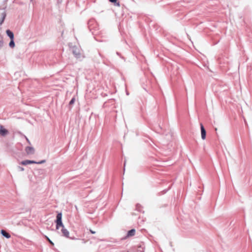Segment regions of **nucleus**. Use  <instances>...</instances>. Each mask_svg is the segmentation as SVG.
Segmentation results:
<instances>
[{
    "mask_svg": "<svg viewBox=\"0 0 252 252\" xmlns=\"http://www.w3.org/2000/svg\"><path fill=\"white\" fill-rule=\"evenodd\" d=\"M68 47L70 52L71 53V59L77 60L79 57L78 42L77 39L71 40L68 43Z\"/></svg>",
    "mask_w": 252,
    "mask_h": 252,
    "instance_id": "1",
    "label": "nucleus"
},
{
    "mask_svg": "<svg viewBox=\"0 0 252 252\" xmlns=\"http://www.w3.org/2000/svg\"><path fill=\"white\" fill-rule=\"evenodd\" d=\"M5 32H6L7 36L10 39V42L8 44L9 47L11 49L14 48L15 47L16 45L14 42V33L12 31H11L10 30H6L5 31Z\"/></svg>",
    "mask_w": 252,
    "mask_h": 252,
    "instance_id": "2",
    "label": "nucleus"
},
{
    "mask_svg": "<svg viewBox=\"0 0 252 252\" xmlns=\"http://www.w3.org/2000/svg\"><path fill=\"white\" fill-rule=\"evenodd\" d=\"M45 162V160H42L38 162H36L34 160L25 159L21 161L20 163L21 165L24 166H27L32 164H43Z\"/></svg>",
    "mask_w": 252,
    "mask_h": 252,
    "instance_id": "3",
    "label": "nucleus"
},
{
    "mask_svg": "<svg viewBox=\"0 0 252 252\" xmlns=\"http://www.w3.org/2000/svg\"><path fill=\"white\" fill-rule=\"evenodd\" d=\"M56 222L57 229H60L61 226L63 225L62 222V214L61 213L58 214Z\"/></svg>",
    "mask_w": 252,
    "mask_h": 252,
    "instance_id": "4",
    "label": "nucleus"
},
{
    "mask_svg": "<svg viewBox=\"0 0 252 252\" xmlns=\"http://www.w3.org/2000/svg\"><path fill=\"white\" fill-rule=\"evenodd\" d=\"M58 230L60 231L63 236L67 238L70 237V233L68 230L65 227L64 225L61 226L60 229Z\"/></svg>",
    "mask_w": 252,
    "mask_h": 252,
    "instance_id": "5",
    "label": "nucleus"
},
{
    "mask_svg": "<svg viewBox=\"0 0 252 252\" xmlns=\"http://www.w3.org/2000/svg\"><path fill=\"white\" fill-rule=\"evenodd\" d=\"M25 152L27 155H33L35 153V150L33 147L28 146L25 148Z\"/></svg>",
    "mask_w": 252,
    "mask_h": 252,
    "instance_id": "6",
    "label": "nucleus"
},
{
    "mask_svg": "<svg viewBox=\"0 0 252 252\" xmlns=\"http://www.w3.org/2000/svg\"><path fill=\"white\" fill-rule=\"evenodd\" d=\"M200 128H201V138L202 139L204 140L206 138V130L202 124H200Z\"/></svg>",
    "mask_w": 252,
    "mask_h": 252,
    "instance_id": "7",
    "label": "nucleus"
},
{
    "mask_svg": "<svg viewBox=\"0 0 252 252\" xmlns=\"http://www.w3.org/2000/svg\"><path fill=\"white\" fill-rule=\"evenodd\" d=\"M8 133V130L3 126H0V135L5 136Z\"/></svg>",
    "mask_w": 252,
    "mask_h": 252,
    "instance_id": "8",
    "label": "nucleus"
},
{
    "mask_svg": "<svg viewBox=\"0 0 252 252\" xmlns=\"http://www.w3.org/2000/svg\"><path fill=\"white\" fill-rule=\"evenodd\" d=\"M0 232H1V234L5 238L8 239L10 237V235L8 233H7L5 231H4L3 230H1Z\"/></svg>",
    "mask_w": 252,
    "mask_h": 252,
    "instance_id": "9",
    "label": "nucleus"
},
{
    "mask_svg": "<svg viewBox=\"0 0 252 252\" xmlns=\"http://www.w3.org/2000/svg\"><path fill=\"white\" fill-rule=\"evenodd\" d=\"M135 233V230L134 229H131L130 230L128 231L127 232V236L128 237H131L134 235Z\"/></svg>",
    "mask_w": 252,
    "mask_h": 252,
    "instance_id": "10",
    "label": "nucleus"
},
{
    "mask_svg": "<svg viewBox=\"0 0 252 252\" xmlns=\"http://www.w3.org/2000/svg\"><path fill=\"white\" fill-rule=\"evenodd\" d=\"M110 2L115 3V5L120 6V4L119 2H117V0H109Z\"/></svg>",
    "mask_w": 252,
    "mask_h": 252,
    "instance_id": "11",
    "label": "nucleus"
},
{
    "mask_svg": "<svg viewBox=\"0 0 252 252\" xmlns=\"http://www.w3.org/2000/svg\"><path fill=\"white\" fill-rule=\"evenodd\" d=\"M69 252H74V245H73V244H72V243H71L70 244Z\"/></svg>",
    "mask_w": 252,
    "mask_h": 252,
    "instance_id": "12",
    "label": "nucleus"
},
{
    "mask_svg": "<svg viewBox=\"0 0 252 252\" xmlns=\"http://www.w3.org/2000/svg\"><path fill=\"white\" fill-rule=\"evenodd\" d=\"M76 99L75 98H72L69 103L70 106L72 105L75 102Z\"/></svg>",
    "mask_w": 252,
    "mask_h": 252,
    "instance_id": "13",
    "label": "nucleus"
},
{
    "mask_svg": "<svg viewBox=\"0 0 252 252\" xmlns=\"http://www.w3.org/2000/svg\"><path fill=\"white\" fill-rule=\"evenodd\" d=\"M4 45V42L2 40H0V48L2 47Z\"/></svg>",
    "mask_w": 252,
    "mask_h": 252,
    "instance_id": "14",
    "label": "nucleus"
},
{
    "mask_svg": "<svg viewBox=\"0 0 252 252\" xmlns=\"http://www.w3.org/2000/svg\"><path fill=\"white\" fill-rule=\"evenodd\" d=\"M18 169L21 171H23L24 170V168L21 166H18Z\"/></svg>",
    "mask_w": 252,
    "mask_h": 252,
    "instance_id": "15",
    "label": "nucleus"
},
{
    "mask_svg": "<svg viewBox=\"0 0 252 252\" xmlns=\"http://www.w3.org/2000/svg\"><path fill=\"white\" fill-rule=\"evenodd\" d=\"M5 18V14L3 16L2 18V20H1V23H0V24L2 23V22H3V21L4 20V19Z\"/></svg>",
    "mask_w": 252,
    "mask_h": 252,
    "instance_id": "16",
    "label": "nucleus"
},
{
    "mask_svg": "<svg viewBox=\"0 0 252 252\" xmlns=\"http://www.w3.org/2000/svg\"><path fill=\"white\" fill-rule=\"evenodd\" d=\"M90 232H91V233H92V234H94V233H95V231H93V230H90Z\"/></svg>",
    "mask_w": 252,
    "mask_h": 252,
    "instance_id": "17",
    "label": "nucleus"
},
{
    "mask_svg": "<svg viewBox=\"0 0 252 252\" xmlns=\"http://www.w3.org/2000/svg\"><path fill=\"white\" fill-rule=\"evenodd\" d=\"M49 240V241L50 242V243L51 244H52V245H54V243L52 242V241H51L50 240L48 239Z\"/></svg>",
    "mask_w": 252,
    "mask_h": 252,
    "instance_id": "18",
    "label": "nucleus"
}]
</instances>
